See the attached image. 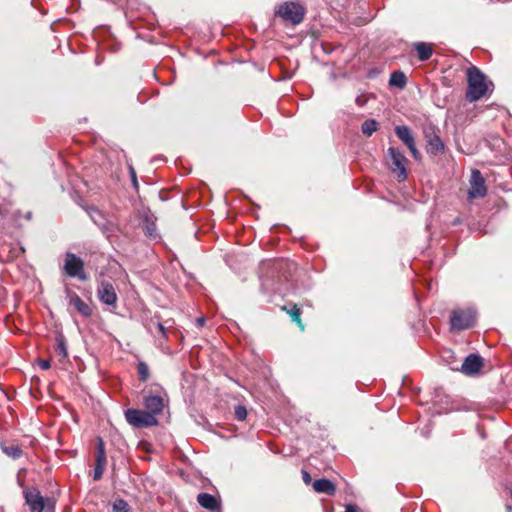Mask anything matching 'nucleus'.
<instances>
[{
	"mask_svg": "<svg viewBox=\"0 0 512 512\" xmlns=\"http://www.w3.org/2000/svg\"><path fill=\"white\" fill-rule=\"evenodd\" d=\"M130 181L133 188L136 190L138 194V200H135L132 204L135 210V222L137 223V227L141 228L145 236H147L148 238L152 240H158L160 239V235L157 232L156 217L152 213L150 208L144 205L146 193L145 191H143V195L140 193V187L136 177V172L131 166Z\"/></svg>",
	"mask_w": 512,
	"mask_h": 512,
	"instance_id": "1",
	"label": "nucleus"
},
{
	"mask_svg": "<svg viewBox=\"0 0 512 512\" xmlns=\"http://www.w3.org/2000/svg\"><path fill=\"white\" fill-rule=\"evenodd\" d=\"M468 88L466 91V99L469 102H475L485 96L488 85L486 83V76L477 67L472 66L467 70Z\"/></svg>",
	"mask_w": 512,
	"mask_h": 512,
	"instance_id": "2",
	"label": "nucleus"
},
{
	"mask_svg": "<svg viewBox=\"0 0 512 512\" xmlns=\"http://www.w3.org/2000/svg\"><path fill=\"white\" fill-rule=\"evenodd\" d=\"M26 504L30 512H53L55 502L51 498H45L37 488H28L24 491Z\"/></svg>",
	"mask_w": 512,
	"mask_h": 512,
	"instance_id": "3",
	"label": "nucleus"
},
{
	"mask_svg": "<svg viewBox=\"0 0 512 512\" xmlns=\"http://www.w3.org/2000/svg\"><path fill=\"white\" fill-rule=\"evenodd\" d=\"M387 155L390 160L388 163L390 171L395 175L398 182H404L408 177L406 168L408 159L395 147H389L387 149Z\"/></svg>",
	"mask_w": 512,
	"mask_h": 512,
	"instance_id": "4",
	"label": "nucleus"
},
{
	"mask_svg": "<svg viewBox=\"0 0 512 512\" xmlns=\"http://www.w3.org/2000/svg\"><path fill=\"white\" fill-rule=\"evenodd\" d=\"M476 320V311L472 308L455 309L450 316V325L452 330L462 331L474 326Z\"/></svg>",
	"mask_w": 512,
	"mask_h": 512,
	"instance_id": "5",
	"label": "nucleus"
},
{
	"mask_svg": "<svg viewBox=\"0 0 512 512\" xmlns=\"http://www.w3.org/2000/svg\"><path fill=\"white\" fill-rule=\"evenodd\" d=\"M275 15L291 22L293 25H297L303 21L305 10L297 3L285 2L278 6L275 10Z\"/></svg>",
	"mask_w": 512,
	"mask_h": 512,
	"instance_id": "6",
	"label": "nucleus"
},
{
	"mask_svg": "<svg viewBox=\"0 0 512 512\" xmlns=\"http://www.w3.org/2000/svg\"><path fill=\"white\" fill-rule=\"evenodd\" d=\"M394 131L397 137L407 146L412 157L416 161L421 160V153L416 147L415 137L411 128L406 125H398L395 127Z\"/></svg>",
	"mask_w": 512,
	"mask_h": 512,
	"instance_id": "7",
	"label": "nucleus"
},
{
	"mask_svg": "<svg viewBox=\"0 0 512 512\" xmlns=\"http://www.w3.org/2000/svg\"><path fill=\"white\" fill-rule=\"evenodd\" d=\"M64 270L70 277H77L82 281L87 279L83 261L73 253L66 254Z\"/></svg>",
	"mask_w": 512,
	"mask_h": 512,
	"instance_id": "8",
	"label": "nucleus"
},
{
	"mask_svg": "<svg viewBox=\"0 0 512 512\" xmlns=\"http://www.w3.org/2000/svg\"><path fill=\"white\" fill-rule=\"evenodd\" d=\"M130 425L147 428L158 425V420L151 412L130 408Z\"/></svg>",
	"mask_w": 512,
	"mask_h": 512,
	"instance_id": "9",
	"label": "nucleus"
},
{
	"mask_svg": "<svg viewBox=\"0 0 512 512\" xmlns=\"http://www.w3.org/2000/svg\"><path fill=\"white\" fill-rule=\"evenodd\" d=\"M470 189L468 190V198H482L487 194V188L485 186V180L481 172L477 169L472 170L470 176Z\"/></svg>",
	"mask_w": 512,
	"mask_h": 512,
	"instance_id": "10",
	"label": "nucleus"
},
{
	"mask_svg": "<svg viewBox=\"0 0 512 512\" xmlns=\"http://www.w3.org/2000/svg\"><path fill=\"white\" fill-rule=\"evenodd\" d=\"M143 405L146 411L151 412L156 417L163 411L164 399L160 394L149 392L143 396Z\"/></svg>",
	"mask_w": 512,
	"mask_h": 512,
	"instance_id": "11",
	"label": "nucleus"
},
{
	"mask_svg": "<svg viewBox=\"0 0 512 512\" xmlns=\"http://www.w3.org/2000/svg\"><path fill=\"white\" fill-rule=\"evenodd\" d=\"M426 138V151L428 154L438 156L444 153L445 145L441 138L435 133L434 130L425 132Z\"/></svg>",
	"mask_w": 512,
	"mask_h": 512,
	"instance_id": "12",
	"label": "nucleus"
},
{
	"mask_svg": "<svg viewBox=\"0 0 512 512\" xmlns=\"http://www.w3.org/2000/svg\"><path fill=\"white\" fill-rule=\"evenodd\" d=\"M483 366L482 358L477 354H469L463 361L461 372L465 375H474Z\"/></svg>",
	"mask_w": 512,
	"mask_h": 512,
	"instance_id": "13",
	"label": "nucleus"
},
{
	"mask_svg": "<svg viewBox=\"0 0 512 512\" xmlns=\"http://www.w3.org/2000/svg\"><path fill=\"white\" fill-rule=\"evenodd\" d=\"M97 294H98L99 300L102 303H104L106 305H110V306L115 305L116 300H117V295H116L113 285H111L109 283H101L100 286L98 287Z\"/></svg>",
	"mask_w": 512,
	"mask_h": 512,
	"instance_id": "14",
	"label": "nucleus"
},
{
	"mask_svg": "<svg viewBox=\"0 0 512 512\" xmlns=\"http://www.w3.org/2000/svg\"><path fill=\"white\" fill-rule=\"evenodd\" d=\"M135 372L139 383H146L152 376L149 364L138 355H135Z\"/></svg>",
	"mask_w": 512,
	"mask_h": 512,
	"instance_id": "15",
	"label": "nucleus"
},
{
	"mask_svg": "<svg viewBox=\"0 0 512 512\" xmlns=\"http://www.w3.org/2000/svg\"><path fill=\"white\" fill-rule=\"evenodd\" d=\"M69 304L73 305L75 309L83 316L89 317L92 314V308L89 304L85 303L76 293H69Z\"/></svg>",
	"mask_w": 512,
	"mask_h": 512,
	"instance_id": "16",
	"label": "nucleus"
},
{
	"mask_svg": "<svg viewBox=\"0 0 512 512\" xmlns=\"http://www.w3.org/2000/svg\"><path fill=\"white\" fill-rule=\"evenodd\" d=\"M199 505L209 511H217L220 509V503L217 498L208 493H200L197 496Z\"/></svg>",
	"mask_w": 512,
	"mask_h": 512,
	"instance_id": "17",
	"label": "nucleus"
},
{
	"mask_svg": "<svg viewBox=\"0 0 512 512\" xmlns=\"http://www.w3.org/2000/svg\"><path fill=\"white\" fill-rule=\"evenodd\" d=\"M313 489L318 493L334 495L336 487L332 481L326 478L317 479L312 483Z\"/></svg>",
	"mask_w": 512,
	"mask_h": 512,
	"instance_id": "18",
	"label": "nucleus"
},
{
	"mask_svg": "<svg viewBox=\"0 0 512 512\" xmlns=\"http://www.w3.org/2000/svg\"><path fill=\"white\" fill-rule=\"evenodd\" d=\"M413 48L417 52L420 61L429 60L433 54L431 45L425 42H416L413 44Z\"/></svg>",
	"mask_w": 512,
	"mask_h": 512,
	"instance_id": "19",
	"label": "nucleus"
},
{
	"mask_svg": "<svg viewBox=\"0 0 512 512\" xmlns=\"http://www.w3.org/2000/svg\"><path fill=\"white\" fill-rule=\"evenodd\" d=\"M389 84L403 89L407 84V77L402 71H394L390 75Z\"/></svg>",
	"mask_w": 512,
	"mask_h": 512,
	"instance_id": "20",
	"label": "nucleus"
},
{
	"mask_svg": "<svg viewBox=\"0 0 512 512\" xmlns=\"http://www.w3.org/2000/svg\"><path fill=\"white\" fill-rule=\"evenodd\" d=\"M378 127L379 124L376 120L367 119L362 123L361 131L365 136L370 137L374 132L378 130Z\"/></svg>",
	"mask_w": 512,
	"mask_h": 512,
	"instance_id": "21",
	"label": "nucleus"
},
{
	"mask_svg": "<svg viewBox=\"0 0 512 512\" xmlns=\"http://www.w3.org/2000/svg\"><path fill=\"white\" fill-rule=\"evenodd\" d=\"M283 310L287 311V313L291 316L292 321L296 322L298 326L301 328V330L304 329V326L300 319L301 311L297 307V305H293V307L290 310H288L287 306H284Z\"/></svg>",
	"mask_w": 512,
	"mask_h": 512,
	"instance_id": "22",
	"label": "nucleus"
},
{
	"mask_svg": "<svg viewBox=\"0 0 512 512\" xmlns=\"http://www.w3.org/2000/svg\"><path fill=\"white\" fill-rule=\"evenodd\" d=\"M2 450L7 456L13 459H17L22 455V450L17 445L2 446Z\"/></svg>",
	"mask_w": 512,
	"mask_h": 512,
	"instance_id": "23",
	"label": "nucleus"
},
{
	"mask_svg": "<svg viewBox=\"0 0 512 512\" xmlns=\"http://www.w3.org/2000/svg\"><path fill=\"white\" fill-rule=\"evenodd\" d=\"M247 417V410L243 405H237L235 407V419L238 421H244Z\"/></svg>",
	"mask_w": 512,
	"mask_h": 512,
	"instance_id": "24",
	"label": "nucleus"
},
{
	"mask_svg": "<svg viewBox=\"0 0 512 512\" xmlns=\"http://www.w3.org/2000/svg\"><path fill=\"white\" fill-rule=\"evenodd\" d=\"M127 503L124 500H116L113 504V512H127Z\"/></svg>",
	"mask_w": 512,
	"mask_h": 512,
	"instance_id": "25",
	"label": "nucleus"
},
{
	"mask_svg": "<svg viewBox=\"0 0 512 512\" xmlns=\"http://www.w3.org/2000/svg\"><path fill=\"white\" fill-rule=\"evenodd\" d=\"M104 467H101L100 465H95L94 469V480H99L103 475Z\"/></svg>",
	"mask_w": 512,
	"mask_h": 512,
	"instance_id": "26",
	"label": "nucleus"
},
{
	"mask_svg": "<svg viewBox=\"0 0 512 512\" xmlns=\"http://www.w3.org/2000/svg\"><path fill=\"white\" fill-rule=\"evenodd\" d=\"M98 455H105L104 443L101 438L97 439V453Z\"/></svg>",
	"mask_w": 512,
	"mask_h": 512,
	"instance_id": "27",
	"label": "nucleus"
},
{
	"mask_svg": "<svg viewBox=\"0 0 512 512\" xmlns=\"http://www.w3.org/2000/svg\"><path fill=\"white\" fill-rule=\"evenodd\" d=\"M106 464V455H98L96 454V465H100L101 467H105Z\"/></svg>",
	"mask_w": 512,
	"mask_h": 512,
	"instance_id": "28",
	"label": "nucleus"
},
{
	"mask_svg": "<svg viewBox=\"0 0 512 512\" xmlns=\"http://www.w3.org/2000/svg\"><path fill=\"white\" fill-rule=\"evenodd\" d=\"M39 367L42 369V370H47L50 368V361L49 360H45V359H41L39 362Z\"/></svg>",
	"mask_w": 512,
	"mask_h": 512,
	"instance_id": "29",
	"label": "nucleus"
},
{
	"mask_svg": "<svg viewBox=\"0 0 512 512\" xmlns=\"http://www.w3.org/2000/svg\"><path fill=\"white\" fill-rule=\"evenodd\" d=\"M302 479L307 485L310 484L312 480L310 474L305 470H302Z\"/></svg>",
	"mask_w": 512,
	"mask_h": 512,
	"instance_id": "30",
	"label": "nucleus"
},
{
	"mask_svg": "<svg viewBox=\"0 0 512 512\" xmlns=\"http://www.w3.org/2000/svg\"><path fill=\"white\" fill-rule=\"evenodd\" d=\"M158 331L163 335V336H166V333H167V329L165 328V326L161 323V322H157L155 323Z\"/></svg>",
	"mask_w": 512,
	"mask_h": 512,
	"instance_id": "31",
	"label": "nucleus"
},
{
	"mask_svg": "<svg viewBox=\"0 0 512 512\" xmlns=\"http://www.w3.org/2000/svg\"><path fill=\"white\" fill-rule=\"evenodd\" d=\"M205 318L204 317H199L196 319V324L198 327H202L204 324H205Z\"/></svg>",
	"mask_w": 512,
	"mask_h": 512,
	"instance_id": "32",
	"label": "nucleus"
},
{
	"mask_svg": "<svg viewBox=\"0 0 512 512\" xmlns=\"http://www.w3.org/2000/svg\"><path fill=\"white\" fill-rule=\"evenodd\" d=\"M460 223H462V219L460 216L456 217L452 222H451V225L452 226H456V225H459Z\"/></svg>",
	"mask_w": 512,
	"mask_h": 512,
	"instance_id": "33",
	"label": "nucleus"
},
{
	"mask_svg": "<svg viewBox=\"0 0 512 512\" xmlns=\"http://www.w3.org/2000/svg\"><path fill=\"white\" fill-rule=\"evenodd\" d=\"M123 414H124L125 418L128 420V409H124Z\"/></svg>",
	"mask_w": 512,
	"mask_h": 512,
	"instance_id": "34",
	"label": "nucleus"
},
{
	"mask_svg": "<svg viewBox=\"0 0 512 512\" xmlns=\"http://www.w3.org/2000/svg\"><path fill=\"white\" fill-rule=\"evenodd\" d=\"M356 102H357L359 105H362V103H360V102H361V99H360V98H357V99H356Z\"/></svg>",
	"mask_w": 512,
	"mask_h": 512,
	"instance_id": "35",
	"label": "nucleus"
},
{
	"mask_svg": "<svg viewBox=\"0 0 512 512\" xmlns=\"http://www.w3.org/2000/svg\"><path fill=\"white\" fill-rule=\"evenodd\" d=\"M511 496H512V490H511Z\"/></svg>",
	"mask_w": 512,
	"mask_h": 512,
	"instance_id": "36",
	"label": "nucleus"
}]
</instances>
